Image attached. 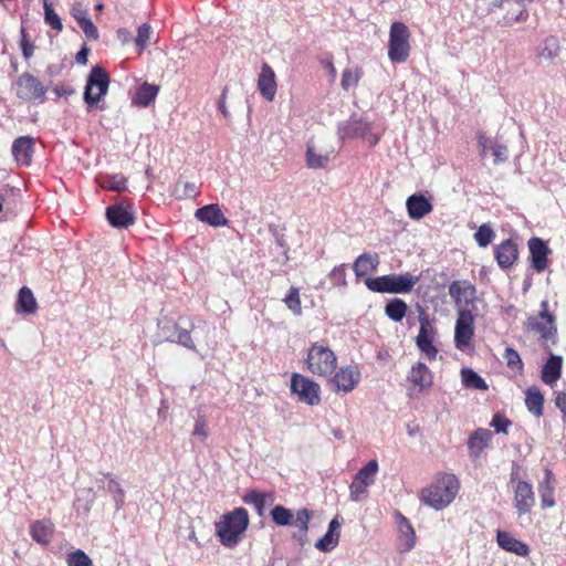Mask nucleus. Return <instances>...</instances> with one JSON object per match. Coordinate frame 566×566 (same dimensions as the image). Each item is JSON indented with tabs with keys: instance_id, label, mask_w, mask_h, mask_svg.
Returning a JSON list of instances; mask_svg holds the SVG:
<instances>
[{
	"instance_id": "nucleus-1",
	"label": "nucleus",
	"mask_w": 566,
	"mask_h": 566,
	"mask_svg": "<svg viewBox=\"0 0 566 566\" xmlns=\"http://www.w3.org/2000/svg\"><path fill=\"white\" fill-rule=\"evenodd\" d=\"M460 482L452 473L439 472L433 481L420 492V501L437 510H443L455 499Z\"/></svg>"
},
{
	"instance_id": "nucleus-2",
	"label": "nucleus",
	"mask_w": 566,
	"mask_h": 566,
	"mask_svg": "<svg viewBox=\"0 0 566 566\" xmlns=\"http://www.w3.org/2000/svg\"><path fill=\"white\" fill-rule=\"evenodd\" d=\"M248 526L249 514L244 507H237L230 513L222 515L221 520L216 524L220 542L229 548H233L239 544Z\"/></svg>"
},
{
	"instance_id": "nucleus-3",
	"label": "nucleus",
	"mask_w": 566,
	"mask_h": 566,
	"mask_svg": "<svg viewBox=\"0 0 566 566\" xmlns=\"http://www.w3.org/2000/svg\"><path fill=\"white\" fill-rule=\"evenodd\" d=\"M538 314L531 315L525 321V331L538 335V339L545 348L556 345L558 340L556 317L548 312V301L541 302Z\"/></svg>"
},
{
	"instance_id": "nucleus-4",
	"label": "nucleus",
	"mask_w": 566,
	"mask_h": 566,
	"mask_svg": "<svg viewBox=\"0 0 566 566\" xmlns=\"http://www.w3.org/2000/svg\"><path fill=\"white\" fill-rule=\"evenodd\" d=\"M305 366L314 376L329 377L336 370L337 356L329 347L314 343L307 350Z\"/></svg>"
},
{
	"instance_id": "nucleus-5",
	"label": "nucleus",
	"mask_w": 566,
	"mask_h": 566,
	"mask_svg": "<svg viewBox=\"0 0 566 566\" xmlns=\"http://www.w3.org/2000/svg\"><path fill=\"white\" fill-rule=\"evenodd\" d=\"M419 277L411 274H388L366 280V286L378 293L403 294L412 291Z\"/></svg>"
},
{
	"instance_id": "nucleus-6",
	"label": "nucleus",
	"mask_w": 566,
	"mask_h": 566,
	"mask_svg": "<svg viewBox=\"0 0 566 566\" xmlns=\"http://www.w3.org/2000/svg\"><path fill=\"white\" fill-rule=\"evenodd\" d=\"M410 31L400 21L392 22L389 30L388 57L392 63H405L410 55Z\"/></svg>"
},
{
	"instance_id": "nucleus-7",
	"label": "nucleus",
	"mask_w": 566,
	"mask_h": 566,
	"mask_svg": "<svg viewBox=\"0 0 566 566\" xmlns=\"http://www.w3.org/2000/svg\"><path fill=\"white\" fill-rule=\"evenodd\" d=\"M12 88L15 96L27 103L43 102L48 91L44 84L29 72L19 75L12 83Z\"/></svg>"
},
{
	"instance_id": "nucleus-8",
	"label": "nucleus",
	"mask_w": 566,
	"mask_h": 566,
	"mask_svg": "<svg viewBox=\"0 0 566 566\" xmlns=\"http://www.w3.org/2000/svg\"><path fill=\"white\" fill-rule=\"evenodd\" d=\"M109 85V76L101 66H94L86 81L84 90V102L88 107L97 104L107 94Z\"/></svg>"
},
{
	"instance_id": "nucleus-9",
	"label": "nucleus",
	"mask_w": 566,
	"mask_h": 566,
	"mask_svg": "<svg viewBox=\"0 0 566 566\" xmlns=\"http://www.w3.org/2000/svg\"><path fill=\"white\" fill-rule=\"evenodd\" d=\"M186 319L180 318L177 322L170 319H159V336L167 342L178 343L187 348H193V339L187 327Z\"/></svg>"
},
{
	"instance_id": "nucleus-10",
	"label": "nucleus",
	"mask_w": 566,
	"mask_h": 566,
	"mask_svg": "<svg viewBox=\"0 0 566 566\" xmlns=\"http://www.w3.org/2000/svg\"><path fill=\"white\" fill-rule=\"evenodd\" d=\"M291 391L298 397L300 401L310 406H316L321 402L319 385L302 374H292Z\"/></svg>"
},
{
	"instance_id": "nucleus-11",
	"label": "nucleus",
	"mask_w": 566,
	"mask_h": 566,
	"mask_svg": "<svg viewBox=\"0 0 566 566\" xmlns=\"http://www.w3.org/2000/svg\"><path fill=\"white\" fill-rule=\"evenodd\" d=\"M378 469V462L370 460L358 470L349 485V496L352 501L359 502L367 494L368 486L375 482Z\"/></svg>"
},
{
	"instance_id": "nucleus-12",
	"label": "nucleus",
	"mask_w": 566,
	"mask_h": 566,
	"mask_svg": "<svg viewBox=\"0 0 566 566\" xmlns=\"http://www.w3.org/2000/svg\"><path fill=\"white\" fill-rule=\"evenodd\" d=\"M474 336V316L470 310L462 308L458 313L454 328V345L459 350L470 347Z\"/></svg>"
},
{
	"instance_id": "nucleus-13",
	"label": "nucleus",
	"mask_w": 566,
	"mask_h": 566,
	"mask_svg": "<svg viewBox=\"0 0 566 566\" xmlns=\"http://www.w3.org/2000/svg\"><path fill=\"white\" fill-rule=\"evenodd\" d=\"M514 491V506L518 515L528 514L535 504V494L531 483L517 480V472L511 474Z\"/></svg>"
},
{
	"instance_id": "nucleus-14",
	"label": "nucleus",
	"mask_w": 566,
	"mask_h": 566,
	"mask_svg": "<svg viewBox=\"0 0 566 566\" xmlns=\"http://www.w3.org/2000/svg\"><path fill=\"white\" fill-rule=\"evenodd\" d=\"M360 380V371L355 366L339 368L331 378L335 391L350 392Z\"/></svg>"
},
{
	"instance_id": "nucleus-15",
	"label": "nucleus",
	"mask_w": 566,
	"mask_h": 566,
	"mask_svg": "<svg viewBox=\"0 0 566 566\" xmlns=\"http://www.w3.org/2000/svg\"><path fill=\"white\" fill-rule=\"evenodd\" d=\"M449 295L457 306H468L476 298V287L468 280H457L450 283Z\"/></svg>"
},
{
	"instance_id": "nucleus-16",
	"label": "nucleus",
	"mask_w": 566,
	"mask_h": 566,
	"mask_svg": "<svg viewBox=\"0 0 566 566\" xmlns=\"http://www.w3.org/2000/svg\"><path fill=\"white\" fill-rule=\"evenodd\" d=\"M256 87L260 95L268 102H273L277 92L276 75L272 66L264 62L258 75Z\"/></svg>"
},
{
	"instance_id": "nucleus-17",
	"label": "nucleus",
	"mask_w": 566,
	"mask_h": 566,
	"mask_svg": "<svg viewBox=\"0 0 566 566\" xmlns=\"http://www.w3.org/2000/svg\"><path fill=\"white\" fill-rule=\"evenodd\" d=\"M530 250V260L532 269L537 272H544L548 266L549 249L546 242L537 237H533L527 242Z\"/></svg>"
},
{
	"instance_id": "nucleus-18",
	"label": "nucleus",
	"mask_w": 566,
	"mask_h": 566,
	"mask_svg": "<svg viewBox=\"0 0 566 566\" xmlns=\"http://www.w3.org/2000/svg\"><path fill=\"white\" fill-rule=\"evenodd\" d=\"M408 381L417 392L422 394L429 390L433 385V375L424 363L415 364L407 376Z\"/></svg>"
},
{
	"instance_id": "nucleus-19",
	"label": "nucleus",
	"mask_w": 566,
	"mask_h": 566,
	"mask_svg": "<svg viewBox=\"0 0 566 566\" xmlns=\"http://www.w3.org/2000/svg\"><path fill=\"white\" fill-rule=\"evenodd\" d=\"M494 258L501 269L511 268L518 258L517 244L512 239L504 240L494 248Z\"/></svg>"
},
{
	"instance_id": "nucleus-20",
	"label": "nucleus",
	"mask_w": 566,
	"mask_h": 566,
	"mask_svg": "<svg viewBox=\"0 0 566 566\" xmlns=\"http://www.w3.org/2000/svg\"><path fill=\"white\" fill-rule=\"evenodd\" d=\"M106 218L115 228H128L135 223V216L130 207L116 203L106 209Z\"/></svg>"
},
{
	"instance_id": "nucleus-21",
	"label": "nucleus",
	"mask_w": 566,
	"mask_h": 566,
	"mask_svg": "<svg viewBox=\"0 0 566 566\" xmlns=\"http://www.w3.org/2000/svg\"><path fill=\"white\" fill-rule=\"evenodd\" d=\"M242 501L253 506L259 516H263L265 507L274 503V492H260L255 489L248 490L242 497Z\"/></svg>"
},
{
	"instance_id": "nucleus-22",
	"label": "nucleus",
	"mask_w": 566,
	"mask_h": 566,
	"mask_svg": "<svg viewBox=\"0 0 566 566\" xmlns=\"http://www.w3.org/2000/svg\"><path fill=\"white\" fill-rule=\"evenodd\" d=\"M408 214L413 220H420L433 209L432 203L421 193L408 197L406 201Z\"/></svg>"
},
{
	"instance_id": "nucleus-23",
	"label": "nucleus",
	"mask_w": 566,
	"mask_h": 566,
	"mask_svg": "<svg viewBox=\"0 0 566 566\" xmlns=\"http://www.w3.org/2000/svg\"><path fill=\"white\" fill-rule=\"evenodd\" d=\"M496 541L499 546L506 552L514 553L522 557L530 554V547L506 531H497Z\"/></svg>"
},
{
	"instance_id": "nucleus-24",
	"label": "nucleus",
	"mask_w": 566,
	"mask_h": 566,
	"mask_svg": "<svg viewBox=\"0 0 566 566\" xmlns=\"http://www.w3.org/2000/svg\"><path fill=\"white\" fill-rule=\"evenodd\" d=\"M371 130V126L367 120H348L339 127V136L342 139L365 138Z\"/></svg>"
},
{
	"instance_id": "nucleus-25",
	"label": "nucleus",
	"mask_w": 566,
	"mask_h": 566,
	"mask_svg": "<svg viewBox=\"0 0 566 566\" xmlns=\"http://www.w3.org/2000/svg\"><path fill=\"white\" fill-rule=\"evenodd\" d=\"M34 139L30 136H22L14 140L12 154L15 160L21 165H30L33 153Z\"/></svg>"
},
{
	"instance_id": "nucleus-26",
	"label": "nucleus",
	"mask_w": 566,
	"mask_h": 566,
	"mask_svg": "<svg viewBox=\"0 0 566 566\" xmlns=\"http://www.w3.org/2000/svg\"><path fill=\"white\" fill-rule=\"evenodd\" d=\"M563 358L560 356L552 355L543 366L542 381L546 385L553 386L562 375Z\"/></svg>"
},
{
	"instance_id": "nucleus-27",
	"label": "nucleus",
	"mask_w": 566,
	"mask_h": 566,
	"mask_svg": "<svg viewBox=\"0 0 566 566\" xmlns=\"http://www.w3.org/2000/svg\"><path fill=\"white\" fill-rule=\"evenodd\" d=\"M379 264V256L377 253H363L353 264V271L357 277H364L373 273Z\"/></svg>"
},
{
	"instance_id": "nucleus-28",
	"label": "nucleus",
	"mask_w": 566,
	"mask_h": 566,
	"mask_svg": "<svg viewBox=\"0 0 566 566\" xmlns=\"http://www.w3.org/2000/svg\"><path fill=\"white\" fill-rule=\"evenodd\" d=\"M339 527L340 523L337 517H334L328 525L326 534L317 541L316 548L322 552H331L334 549L339 542Z\"/></svg>"
},
{
	"instance_id": "nucleus-29",
	"label": "nucleus",
	"mask_w": 566,
	"mask_h": 566,
	"mask_svg": "<svg viewBox=\"0 0 566 566\" xmlns=\"http://www.w3.org/2000/svg\"><path fill=\"white\" fill-rule=\"evenodd\" d=\"M524 394L527 410L536 418H541L544 415V396L539 388L532 386Z\"/></svg>"
},
{
	"instance_id": "nucleus-30",
	"label": "nucleus",
	"mask_w": 566,
	"mask_h": 566,
	"mask_svg": "<svg viewBox=\"0 0 566 566\" xmlns=\"http://www.w3.org/2000/svg\"><path fill=\"white\" fill-rule=\"evenodd\" d=\"M53 532L54 525L48 520L38 521L31 525L32 538L42 545H46L51 542Z\"/></svg>"
},
{
	"instance_id": "nucleus-31",
	"label": "nucleus",
	"mask_w": 566,
	"mask_h": 566,
	"mask_svg": "<svg viewBox=\"0 0 566 566\" xmlns=\"http://www.w3.org/2000/svg\"><path fill=\"white\" fill-rule=\"evenodd\" d=\"M492 439V432L488 429L479 428L474 430L468 441V447L475 455L486 448Z\"/></svg>"
},
{
	"instance_id": "nucleus-32",
	"label": "nucleus",
	"mask_w": 566,
	"mask_h": 566,
	"mask_svg": "<svg viewBox=\"0 0 566 566\" xmlns=\"http://www.w3.org/2000/svg\"><path fill=\"white\" fill-rule=\"evenodd\" d=\"M158 92H159L158 85L149 84V83L145 82L143 85H140L137 88L132 102L135 105L147 107L148 105H150L151 102H154Z\"/></svg>"
},
{
	"instance_id": "nucleus-33",
	"label": "nucleus",
	"mask_w": 566,
	"mask_h": 566,
	"mask_svg": "<svg viewBox=\"0 0 566 566\" xmlns=\"http://www.w3.org/2000/svg\"><path fill=\"white\" fill-rule=\"evenodd\" d=\"M36 301L29 287H22L19 292L15 311L23 314H33L36 311Z\"/></svg>"
},
{
	"instance_id": "nucleus-34",
	"label": "nucleus",
	"mask_w": 566,
	"mask_h": 566,
	"mask_svg": "<svg viewBox=\"0 0 566 566\" xmlns=\"http://www.w3.org/2000/svg\"><path fill=\"white\" fill-rule=\"evenodd\" d=\"M539 495L543 507H552L555 505L554 500V486H553V473L551 470H546L544 481L539 484Z\"/></svg>"
},
{
	"instance_id": "nucleus-35",
	"label": "nucleus",
	"mask_w": 566,
	"mask_h": 566,
	"mask_svg": "<svg viewBox=\"0 0 566 566\" xmlns=\"http://www.w3.org/2000/svg\"><path fill=\"white\" fill-rule=\"evenodd\" d=\"M462 382L465 387L478 389V390H488V385L485 380L473 369L463 368L461 370Z\"/></svg>"
},
{
	"instance_id": "nucleus-36",
	"label": "nucleus",
	"mask_w": 566,
	"mask_h": 566,
	"mask_svg": "<svg viewBox=\"0 0 566 566\" xmlns=\"http://www.w3.org/2000/svg\"><path fill=\"white\" fill-rule=\"evenodd\" d=\"M106 476L108 478L107 491L113 496L116 511H119L124 506L125 491L119 484V482L112 474L108 473Z\"/></svg>"
},
{
	"instance_id": "nucleus-37",
	"label": "nucleus",
	"mask_w": 566,
	"mask_h": 566,
	"mask_svg": "<svg viewBox=\"0 0 566 566\" xmlns=\"http://www.w3.org/2000/svg\"><path fill=\"white\" fill-rule=\"evenodd\" d=\"M363 70L359 66L347 67L342 73L340 85L343 90L348 91L356 87L363 76Z\"/></svg>"
},
{
	"instance_id": "nucleus-38",
	"label": "nucleus",
	"mask_w": 566,
	"mask_h": 566,
	"mask_svg": "<svg viewBox=\"0 0 566 566\" xmlns=\"http://www.w3.org/2000/svg\"><path fill=\"white\" fill-rule=\"evenodd\" d=\"M98 182L102 188L112 191H123L126 189V178L120 174L102 176Z\"/></svg>"
},
{
	"instance_id": "nucleus-39",
	"label": "nucleus",
	"mask_w": 566,
	"mask_h": 566,
	"mask_svg": "<svg viewBox=\"0 0 566 566\" xmlns=\"http://www.w3.org/2000/svg\"><path fill=\"white\" fill-rule=\"evenodd\" d=\"M511 0H499L500 7H503L505 3H509ZM517 4V9L512 17H505L506 24H513L516 22L526 21L528 18V12L526 10L525 2H532L533 0H514Z\"/></svg>"
},
{
	"instance_id": "nucleus-40",
	"label": "nucleus",
	"mask_w": 566,
	"mask_h": 566,
	"mask_svg": "<svg viewBox=\"0 0 566 566\" xmlns=\"http://www.w3.org/2000/svg\"><path fill=\"white\" fill-rule=\"evenodd\" d=\"M407 308L405 301L395 298L386 305L385 313L390 319L400 322L405 317Z\"/></svg>"
},
{
	"instance_id": "nucleus-41",
	"label": "nucleus",
	"mask_w": 566,
	"mask_h": 566,
	"mask_svg": "<svg viewBox=\"0 0 566 566\" xmlns=\"http://www.w3.org/2000/svg\"><path fill=\"white\" fill-rule=\"evenodd\" d=\"M270 514L272 521L279 526H289L294 522V515L292 511L282 505L274 506Z\"/></svg>"
},
{
	"instance_id": "nucleus-42",
	"label": "nucleus",
	"mask_w": 566,
	"mask_h": 566,
	"mask_svg": "<svg viewBox=\"0 0 566 566\" xmlns=\"http://www.w3.org/2000/svg\"><path fill=\"white\" fill-rule=\"evenodd\" d=\"M171 193L176 199L195 197L197 195V185L187 180H178L175 184Z\"/></svg>"
},
{
	"instance_id": "nucleus-43",
	"label": "nucleus",
	"mask_w": 566,
	"mask_h": 566,
	"mask_svg": "<svg viewBox=\"0 0 566 566\" xmlns=\"http://www.w3.org/2000/svg\"><path fill=\"white\" fill-rule=\"evenodd\" d=\"M420 329L416 337V344L420 345L428 339H433L436 331L431 325L427 314L422 313L419 315Z\"/></svg>"
},
{
	"instance_id": "nucleus-44",
	"label": "nucleus",
	"mask_w": 566,
	"mask_h": 566,
	"mask_svg": "<svg viewBox=\"0 0 566 566\" xmlns=\"http://www.w3.org/2000/svg\"><path fill=\"white\" fill-rule=\"evenodd\" d=\"M329 163V155L316 154L312 145H307L306 149V165L312 169L325 168Z\"/></svg>"
},
{
	"instance_id": "nucleus-45",
	"label": "nucleus",
	"mask_w": 566,
	"mask_h": 566,
	"mask_svg": "<svg viewBox=\"0 0 566 566\" xmlns=\"http://www.w3.org/2000/svg\"><path fill=\"white\" fill-rule=\"evenodd\" d=\"M283 302L285 303L287 308L293 312V314H295V315L302 314V302H301V297H300L298 287H295V286L290 287Z\"/></svg>"
},
{
	"instance_id": "nucleus-46",
	"label": "nucleus",
	"mask_w": 566,
	"mask_h": 566,
	"mask_svg": "<svg viewBox=\"0 0 566 566\" xmlns=\"http://www.w3.org/2000/svg\"><path fill=\"white\" fill-rule=\"evenodd\" d=\"M44 22L56 31H62L63 24L49 0H43Z\"/></svg>"
},
{
	"instance_id": "nucleus-47",
	"label": "nucleus",
	"mask_w": 566,
	"mask_h": 566,
	"mask_svg": "<svg viewBox=\"0 0 566 566\" xmlns=\"http://www.w3.org/2000/svg\"><path fill=\"white\" fill-rule=\"evenodd\" d=\"M151 33H153V30L148 23H143L138 28L137 35L134 39V42H135L139 53L142 51H144L149 45Z\"/></svg>"
},
{
	"instance_id": "nucleus-48",
	"label": "nucleus",
	"mask_w": 566,
	"mask_h": 566,
	"mask_svg": "<svg viewBox=\"0 0 566 566\" xmlns=\"http://www.w3.org/2000/svg\"><path fill=\"white\" fill-rule=\"evenodd\" d=\"M504 359L509 368L516 369L520 374L524 370L523 360L518 352L512 347H507L503 354Z\"/></svg>"
},
{
	"instance_id": "nucleus-49",
	"label": "nucleus",
	"mask_w": 566,
	"mask_h": 566,
	"mask_svg": "<svg viewBox=\"0 0 566 566\" xmlns=\"http://www.w3.org/2000/svg\"><path fill=\"white\" fill-rule=\"evenodd\" d=\"M494 235V231L490 226L482 224L474 233V239L480 247L485 248L492 242Z\"/></svg>"
},
{
	"instance_id": "nucleus-50",
	"label": "nucleus",
	"mask_w": 566,
	"mask_h": 566,
	"mask_svg": "<svg viewBox=\"0 0 566 566\" xmlns=\"http://www.w3.org/2000/svg\"><path fill=\"white\" fill-rule=\"evenodd\" d=\"M67 566H93L92 559L82 549L71 553L66 559Z\"/></svg>"
},
{
	"instance_id": "nucleus-51",
	"label": "nucleus",
	"mask_w": 566,
	"mask_h": 566,
	"mask_svg": "<svg viewBox=\"0 0 566 566\" xmlns=\"http://www.w3.org/2000/svg\"><path fill=\"white\" fill-rule=\"evenodd\" d=\"M328 277L334 286H346V265L340 264L335 266L328 274Z\"/></svg>"
},
{
	"instance_id": "nucleus-52",
	"label": "nucleus",
	"mask_w": 566,
	"mask_h": 566,
	"mask_svg": "<svg viewBox=\"0 0 566 566\" xmlns=\"http://www.w3.org/2000/svg\"><path fill=\"white\" fill-rule=\"evenodd\" d=\"M310 520L311 513L307 509H302L297 511L296 517L293 523L300 528L302 535H306L308 531Z\"/></svg>"
},
{
	"instance_id": "nucleus-53",
	"label": "nucleus",
	"mask_w": 566,
	"mask_h": 566,
	"mask_svg": "<svg viewBox=\"0 0 566 566\" xmlns=\"http://www.w3.org/2000/svg\"><path fill=\"white\" fill-rule=\"evenodd\" d=\"M420 352L426 356V358L430 361L436 360L438 356V348L433 345V339H428L427 342L417 345Z\"/></svg>"
},
{
	"instance_id": "nucleus-54",
	"label": "nucleus",
	"mask_w": 566,
	"mask_h": 566,
	"mask_svg": "<svg viewBox=\"0 0 566 566\" xmlns=\"http://www.w3.org/2000/svg\"><path fill=\"white\" fill-rule=\"evenodd\" d=\"M511 421L500 413H495L491 421V427L495 429L496 432L507 433V428L511 426Z\"/></svg>"
},
{
	"instance_id": "nucleus-55",
	"label": "nucleus",
	"mask_w": 566,
	"mask_h": 566,
	"mask_svg": "<svg viewBox=\"0 0 566 566\" xmlns=\"http://www.w3.org/2000/svg\"><path fill=\"white\" fill-rule=\"evenodd\" d=\"M20 48L22 51V55L25 60L30 59L33 55L34 46L29 41L25 29L23 27L21 28Z\"/></svg>"
},
{
	"instance_id": "nucleus-56",
	"label": "nucleus",
	"mask_w": 566,
	"mask_h": 566,
	"mask_svg": "<svg viewBox=\"0 0 566 566\" xmlns=\"http://www.w3.org/2000/svg\"><path fill=\"white\" fill-rule=\"evenodd\" d=\"M494 164L505 163L509 159V149L505 145L496 144L491 146Z\"/></svg>"
},
{
	"instance_id": "nucleus-57",
	"label": "nucleus",
	"mask_w": 566,
	"mask_h": 566,
	"mask_svg": "<svg viewBox=\"0 0 566 566\" xmlns=\"http://www.w3.org/2000/svg\"><path fill=\"white\" fill-rule=\"evenodd\" d=\"M71 15L77 23H81V21L88 19L87 8L82 2H75L72 4Z\"/></svg>"
},
{
	"instance_id": "nucleus-58",
	"label": "nucleus",
	"mask_w": 566,
	"mask_h": 566,
	"mask_svg": "<svg viewBox=\"0 0 566 566\" xmlns=\"http://www.w3.org/2000/svg\"><path fill=\"white\" fill-rule=\"evenodd\" d=\"M78 24L88 40H97L98 39L99 35H98L97 28L94 25V23L92 22V20L90 18L84 21H81V23H78Z\"/></svg>"
},
{
	"instance_id": "nucleus-59",
	"label": "nucleus",
	"mask_w": 566,
	"mask_h": 566,
	"mask_svg": "<svg viewBox=\"0 0 566 566\" xmlns=\"http://www.w3.org/2000/svg\"><path fill=\"white\" fill-rule=\"evenodd\" d=\"M195 216L198 220L212 226V203L206 205L205 207L198 209Z\"/></svg>"
},
{
	"instance_id": "nucleus-60",
	"label": "nucleus",
	"mask_w": 566,
	"mask_h": 566,
	"mask_svg": "<svg viewBox=\"0 0 566 566\" xmlns=\"http://www.w3.org/2000/svg\"><path fill=\"white\" fill-rule=\"evenodd\" d=\"M558 43L554 38L547 39L545 41V48L543 49L542 55L548 59H553L557 55Z\"/></svg>"
},
{
	"instance_id": "nucleus-61",
	"label": "nucleus",
	"mask_w": 566,
	"mask_h": 566,
	"mask_svg": "<svg viewBox=\"0 0 566 566\" xmlns=\"http://www.w3.org/2000/svg\"><path fill=\"white\" fill-rule=\"evenodd\" d=\"M555 405L563 413V421L566 422V392L559 391L555 397Z\"/></svg>"
},
{
	"instance_id": "nucleus-62",
	"label": "nucleus",
	"mask_w": 566,
	"mask_h": 566,
	"mask_svg": "<svg viewBox=\"0 0 566 566\" xmlns=\"http://www.w3.org/2000/svg\"><path fill=\"white\" fill-rule=\"evenodd\" d=\"M195 437L206 439L208 437V424L206 421L198 419L193 429Z\"/></svg>"
},
{
	"instance_id": "nucleus-63",
	"label": "nucleus",
	"mask_w": 566,
	"mask_h": 566,
	"mask_svg": "<svg viewBox=\"0 0 566 566\" xmlns=\"http://www.w3.org/2000/svg\"><path fill=\"white\" fill-rule=\"evenodd\" d=\"M228 220L222 213L221 209L218 205L214 203V228L220 226H226Z\"/></svg>"
},
{
	"instance_id": "nucleus-64",
	"label": "nucleus",
	"mask_w": 566,
	"mask_h": 566,
	"mask_svg": "<svg viewBox=\"0 0 566 566\" xmlns=\"http://www.w3.org/2000/svg\"><path fill=\"white\" fill-rule=\"evenodd\" d=\"M53 92L59 97H61V96H70V95H73L75 93V91L72 87H70V86H55L53 88Z\"/></svg>"
}]
</instances>
